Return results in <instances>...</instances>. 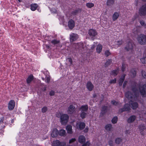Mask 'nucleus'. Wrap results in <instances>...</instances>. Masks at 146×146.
<instances>
[{
    "label": "nucleus",
    "instance_id": "nucleus-41",
    "mask_svg": "<svg viewBox=\"0 0 146 146\" xmlns=\"http://www.w3.org/2000/svg\"><path fill=\"white\" fill-rule=\"evenodd\" d=\"M141 62L143 64H146V57H145L140 59Z\"/></svg>",
    "mask_w": 146,
    "mask_h": 146
},
{
    "label": "nucleus",
    "instance_id": "nucleus-33",
    "mask_svg": "<svg viewBox=\"0 0 146 146\" xmlns=\"http://www.w3.org/2000/svg\"><path fill=\"white\" fill-rule=\"evenodd\" d=\"M117 74V71L116 70H113L111 71L110 73V74L111 76H115Z\"/></svg>",
    "mask_w": 146,
    "mask_h": 146
},
{
    "label": "nucleus",
    "instance_id": "nucleus-54",
    "mask_svg": "<svg viewBox=\"0 0 146 146\" xmlns=\"http://www.w3.org/2000/svg\"><path fill=\"white\" fill-rule=\"evenodd\" d=\"M108 144L110 146H113V141L111 140H110L108 141Z\"/></svg>",
    "mask_w": 146,
    "mask_h": 146
},
{
    "label": "nucleus",
    "instance_id": "nucleus-61",
    "mask_svg": "<svg viewBox=\"0 0 146 146\" xmlns=\"http://www.w3.org/2000/svg\"><path fill=\"white\" fill-rule=\"evenodd\" d=\"M97 96V95L96 94H93V97L94 98H95Z\"/></svg>",
    "mask_w": 146,
    "mask_h": 146
},
{
    "label": "nucleus",
    "instance_id": "nucleus-36",
    "mask_svg": "<svg viewBox=\"0 0 146 146\" xmlns=\"http://www.w3.org/2000/svg\"><path fill=\"white\" fill-rule=\"evenodd\" d=\"M86 6L89 8H91L94 6V4L91 3H88L86 4Z\"/></svg>",
    "mask_w": 146,
    "mask_h": 146
},
{
    "label": "nucleus",
    "instance_id": "nucleus-59",
    "mask_svg": "<svg viewBox=\"0 0 146 146\" xmlns=\"http://www.w3.org/2000/svg\"><path fill=\"white\" fill-rule=\"evenodd\" d=\"M89 128H85V129L84 130V133H87L88 131Z\"/></svg>",
    "mask_w": 146,
    "mask_h": 146
},
{
    "label": "nucleus",
    "instance_id": "nucleus-63",
    "mask_svg": "<svg viewBox=\"0 0 146 146\" xmlns=\"http://www.w3.org/2000/svg\"><path fill=\"white\" fill-rule=\"evenodd\" d=\"M46 47L48 49H50V46H48L47 45H46Z\"/></svg>",
    "mask_w": 146,
    "mask_h": 146
},
{
    "label": "nucleus",
    "instance_id": "nucleus-12",
    "mask_svg": "<svg viewBox=\"0 0 146 146\" xmlns=\"http://www.w3.org/2000/svg\"><path fill=\"white\" fill-rule=\"evenodd\" d=\"M15 102L14 100H10L8 104V107L9 110H12L15 107Z\"/></svg>",
    "mask_w": 146,
    "mask_h": 146
},
{
    "label": "nucleus",
    "instance_id": "nucleus-64",
    "mask_svg": "<svg viewBox=\"0 0 146 146\" xmlns=\"http://www.w3.org/2000/svg\"><path fill=\"white\" fill-rule=\"evenodd\" d=\"M14 119H12L11 121V123H14Z\"/></svg>",
    "mask_w": 146,
    "mask_h": 146
},
{
    "label": "nucleus",
    "instance_id": "nucleus-32",
    "mask_svg": "<svg viewBox=\"0 0 146 146\" xmlns=\"http://www.w3.org/2000/svg\"><path fill=\"white\" fill-rule=\"evenodd\" d=\"M66 133V131L63 129H61L59 131H58V134L60 136H63Z\"/></svg>",
    "mask_w": 146,
    "mask_h": 146
},
{
    "label": "nucleus",
    "instance_id": "nucleus-21",
    "mask_svg": "<svg viewBox=\"0 0 146 146\" xmlns=\"http://www.w3.org/2000/svg\"><path fill=\"white\" fill-rule=\"evenodd\" d=\"M136 118V116L135 115H131L127 119V122L128 123H132L135 120Z\"/></svg>",
    "mask_w": 146,
    "mask_h": 146
},
{
    "label": "nucleus",
    "instance_id": "nucleus-15",
    "mask_svg": "<svg viewBox=\"0 0 146 146\" xmlns=\"http://www.w3.org/2000/svg\"><path fill=\"white\" fill-rule=\"evenodd\" d=\"M86 87L88 90L90 91H92L94 88L93 85L90 81H88L87 82Z\"/></svg>",
    "mask_w": 146,
    "mask_h": 146
},
{
    "label": "nucleus",
    "instance_id": "nucleus-27",
    "mask_svg": "<svg viewBox=\"0 0 146 146\" xmlns=\"http://www.w3.org/2000/svg\"><path fill=\"white\" fill-rule=\"evenodd\" d=\"M4 119V117L3 116L2 117L0 118V125L1 124H3L2 125L1 127L2 128H5V125L7 124L5 123H4L3 121Z\"/></svg>",
    "mask_w": 146,
    "mask_h": 146
},
{
    "label": "nucleus",
    "instance_id": "nucleus-52",
    "mask_svg": "<svg viewBox=\"0 0 146 146\" xmlns=\"http://www.w3.org/2000/svg\"><path fill=\"white\" fill-rule=\"evenodd\" d=\"M72 128H66L67 132L68 133H72Z\"/></svg>",
    "mask_w": 146,
    "mask_h": 146
},
{
    "label": "nucleus",
    "instance_id": "nucleus-14",
    "mask_svg": "<svg viewBox=\"0 0 146 146\" xmlns=\"http://www.w3.org/2000/svg\"><path fill=\"white\" fill-rule=\"evenodd\" d=\"M82 11V9L76 8V9L71 12V14L74 16L78 15V14L80 13Z\"/></svg>",
    "mask_w": 146,
    "mask_h": 146
},
{
    "label": "nucleus",
    "instance_id": "nucleus-16",
    "mask_svg": "<svg viewBox=\"0 0 146 146\" xmlns=\"http://www.w3.org/2000/svg\"><path fill=\"white\" fill-rule=\"evenodd\" d=\"M78 35L77 34L73 33L70 36V40L71 42L75 41L78 38Z\"/></svg>",
    "mask_w": 146,
    "mask_h": 146
},
{
    "label": "nucleus",
    "instance_id": "nucleus-57",
    "mask_svg": "<svg viewBox=\"0 0 146 146\" xmlns=\"http://www.w3.org/2000/svg\"><path fill=\"white\" fill-rule=\"evenodd\" d=\"M96 46L94 44H93L92 45L91 47V50H93L94 49L95 47Z\"/></svg>",
    "mask_w": 146,
    "mask_h": 146
},
{
    "label": "nucleus",
    "instance_id": "nucleus-62",
    "mask_svg": "<svg viewBox=\"0 0 146 146\" xmlns=\"http://www.w3.org/2000/svg\"><path fill=\"white\" fill-rule=\"evenodd\" d=\"M65 128H72V126L70 125H67L66 127Z\"/></svg>",
    "mask_w": 146,
    "mask_h": 146
},
{
    "label": "nucleus",
    "instance_id": "nucleus-34",
    "mask_svg": "<svg viewBox=\"0 0 146 146\" xmlns=\"http://www.w3.org/2000/svg\"><path fill=\"white\" fill-rule=\"evenodd\" d=\"M119 17V13H115L113 16V19L114 21L116 20Z\"/></svg>",
    "mask_w": 146,
    "mask_h": 146
},
{
    "label": "nucleus",
    "instance_id": "nucleus-50",
    "mask_svg": "<svg viewBox=\"0 0 146 146\" xmlns=\"http://www.w3.org/2000/svg\"><path fill=\"white\" fill-rule=\"evenodd\" d=\"M55 92L54 91H53V90H51L49 92V95L51 96H53L55 94Z\"/></svg>",
    "mask_w": 146,
    "mask_h": 146
},
{
    "label": "nucleus",
    "instance_id": "nucleus-9",
    "mask_svg": "<svg viewBox=\"0 0 146 146\" xmlns=\"http://www.w3.org/2000/svg\"><path fill=\"white\" fill-rule=\"evenodd\" d=\"M108 110V107L106 106H103L102 107L101 112L100 113V117L104 116L107 112Z\"/></svg>",
    "mask_w": 146,
    "mask_h": 146
},
{
    "label": "nucleus",
    "instance_id": "nucleus-40",
    "mask_svg": "<svg viewBox=\"0 0 146 146\" xmlns=\"http://www.w3.org/2000/svg\"><path fill=\"white\" fill-rule=\"evenodd\" d=\"M48 110L47 107L46 106H44L41 109V111L42 113H44L46 112Z\"/></svg>",
    "mask_w": 146,
    "mask_h": 146
},
{
    "label": "nucleus",
    "instance_id": "nucleus-44",
    "mask_svg": "<svg viewBox=\"0 0 146 146\" xmlns=\"http://www.w3.org/2000/svg\"><path fill=\"white\" fill-rule=\"evenodd\" d=\"M105 54L106 57H107L111 54V53L109 50H106L105 51Z\"/></svg>",
    "mask_w": 146,
    "mask_h": 146
},
{
    "label": "nucleus",
    "instance_id": "nucleus-11",
    "mask_svg": "<svg viewBox=\"0 0 146 146\" xmlns=\"http://www.w3.org/2000/svg\"><path fill=\"white\" fill-rule=\"evenodd\" d=\"M133 48V44L131 42H129L125 47V49L127 51H128L130 50H132Z\"/></svg>",
    "mask_w": 146,
    "mask_h": 146
},
{
    "label": "nucleus",
    "instance_id": "nucleus-37",
    "mask_svg": "<svg viewBox=\"0 0 146 146\" xmlns=\"http://www.w3.org/2000/svg\"><path fill=\"white\" fill-rule=\"evenodd\" d=\"M117 117L116 116L114 117L111 119V122L112 123L115 124L117 123Z\"/></svg>",
    "mask_w": 146,
    "mask_h": 146
},
{
    "label": "nucleus",
    "instance_id": "nucleus-1",
    "mask_svg": "<svg viewBox=\"0 0 146 146\" xmlns=\"http://www.w3.org/2000/svg\"><path fill=\"white\" fill-rule=\"evenodd\" d=\"M131 90L132 92H127L125 96L128 99L137 98L140 95L143 98L146 97V84L141 83L137 84L134 83L131 86Z\"/></svg>",
    "mask_w": 146,
    "mask_h": 146
},
{
    "label": "nucleus",
    "instance_id": "nucleus-5",
    "mask_svg": "<svg viewBox=\"0 0 146 146\" xmlns=\"http://www.w3.org/2000/svg\"><path fill=\"white\" fill-rule=\"evenodd\" d=\"M139 14L141 16L146 15V3L143 4L139 10Z\"/></svg>",
    "mask_w": 146,
    "mask_h": 146
},
{
    "label": "nucleus",
    "instance_id": "nucleus-55",
    "mask_svg": "<svg viewBox=\"0 0 146 146\" xmlns=\"http://www.w3.org/2000/svg\"><path fill=\"white\" fill-rule=\"evenodd\" d=\"M127 81H125L123 83V88H125V86L127 84Z\"/></svg>",
    "mask_w": 146,
    "mask_h": 146
},
{
    "label": "nucleus",
    "instance_id": "nucleus-29",
    "mask_svg": "<svg viewBox=\"0 0 146 146\" xmlns=\"http://www.w3.org/2000/svg\"><path fill=\"white\" fill-rule=\"evenodd\" d=\"M131 74L133 77H135L136 75V72L134 69H132L131 70Z\"/></svg>",
    "mask_w": 146,
    "mask_h": 146
},
{
    "label": "nucleus",
    "instance_id": "nucleus-2",
    "mask_svg": "<svg viewBox=\"0 0 146 146\" xmlns=\"http://www.w3.org/2000/svg\"><path fill=\"white\" fill-rule=\"evenodd\" d=\"M60 122L62 125H65L68 121L69 117L66 114L60 113Z\"/></svg>",
    "mask_w": 146,
    "mask_h": 146
},
{
    "label": "nucleus",
    "instance_id": "nucleus-30",
    "mask_svg": "<svg viewBox=\"0 0 146 146\" xmlns=\"http://www.w3.org/2000/svg\"><path fill=\"white\" fill-rule=\"evenodd\" d=\"M114 0H108L106 2V5L108 6H111L114 3Z\"/></svg>",
    "mask_w": 146,
    "mask_h": 146
},
{
    "label": "nucleus",
    "instance_id": "nucleus-7",
    "mask_svg": "<svg viewBox=\"0 0 146 146\" xmlns=\"http://www.w3.org/2000/svg\"><path fill=\"white\" fill-rule=\"evenodd\" d=\"M53 146H66L65 142H61L57 140L53 141Z\"/></svg>",
    "mask_w": 146,
    "mask_h": 146
},
{
    "label": "nucleus",
    "instance_id": "nucleus-25",
    "mask_svg": "<svg viewBox=\"0 0 146 146\" xmlns=\"http://www.w3.org/2000/svg\"><path fill=\"white\" fill-rule=\"evenodd\" d=\"M30 6L31 9L32 11H35L38 7V5L36 3L32 4Z\"/></svg>",
    "mask_w": 146,
    "mask_h": 146
},
{
    "label": "nucleus",
    "instance_id": "nucleus-46",
    "mask_svg": "<svg viewBox=\"0 0 146 146\" xmlns=\"http://www.w3.org/2000/svg\"><path fill=\"white\" fill-rule=\"evenodd\" d=\"M144 129V128H139L140 132L141 133V134L143 135H145V133L143 132Z\"/></svg>",
    "mask_w": 146,
    "mask_h": 146
},
{
    "label": "nucleus",
    "instance_id": "nucleus-19",
    "mask_svg": "<svg viewBox=\"0 0 146 146\" xmlns=\"http://www.w3.org/2000/svg\"><path fill=\"white\" fill-rule=\"evenodd\" d=\"M88 110V106L87 105L82 106L79 108V110H81V112H87Z\"/></svg>",
    "mask_w": 146,
    "mask_h": 146
},
{
    "label": "nucleus",
    "instance_id": "nucleus-38",
    "mask_svg": "<svg viewBox=\"0 0 146 146\" xmlns=\"http://www.w3.org/2000/svg\"><path fill=\"white\" fill-rule=\"evenodd\" d=\"M126 68V64L123 63L122 64V67H121V70L123 72H124L125 71V69Z\"/></svg>",
    "mask_w": 146,
    "mask_h": 146
},
{
    "label": "nucleus",
    "instance_id": "nucleus-42",
    "mask_svg": "<svg viewBox=\"0 0 146 146\" xmlns=\"http://www.w3.org/2000/svg\"><path fill=\"white\" fill-rule=\"evenodd\" d=\"M66 60L68 61L69 62H70V66L73 64V62L72 61V58H71L70 57L68 58Z\"/></svg>",
    "mask_w": 146,
    "mask_h": 146
},
{
    "label": "nucleus",
    "instance_id": "nucleus-60",
    "mask_svg": "<svg viewBox=\"0 0 146 146\" xmlns=\"http://www.w3.org/2000/svg\"><path fill=\"white\" fill-rule=\"evenodd\" d=\"M125 133L126 134H129L130 133V132L129 130H126L125 131Z\"/></svg>",
    "mask_w": 146,
    "mask_h": 146
},
{
    "label": "nucleus",
    "instance_id": "nucleus-4",
    "mask_svg": "<svg viewBox=\"0 0 146 146\" xmlns=\"http://www.w3.org/2000/svg\"><path fill=\"white\" fill-rule=\"evenodd\" d=\"M88 34L90 37V39L94 40L96 39V36L98 35V33L96 30L91 29L88 30Z\"/></svg>",
    "mask_w": 146,
    "mask_h": 146
},
{
    "label": "nucleus",
    "instance_id": "nucleus-58",
    "mask_svg": "<svg viewBox=\"0 0 146 146\" xmlns=\"http://www.w3.org/2000/svg\"><path fill=\"white\" fill-rule=\"evenodd\" d=\"M115 142L116 144H119V138H117L115 139Z\"/></svg>",
    "mask_w": 146,
    "mask_h": 146
},
{
    "label": "nucleus",
    "instance_id": "nucleus-43",
    "mask_svg": "<svg viewBox=\"0 0 146 146\" xmlns=\"http://www.w3.org/2000/svg\"><path fill=\"white\" fill-rule=\"evenodd\" d=\"M141 25L142 26H144L145 28H146V23H145V21L143 20L140 21L139 22Z\"/></svg>",
    "mask_w": 146,
    "mask_h": 146
},
{
    "label": "nucleus",
    "instance_id": "nucleus-31",
    "mask_svg": "<svg viewBox=\"0 0 146 146\" xmlns=\"http://www.w3.org/2000/svg\"><path fill=\"white\" fill-rule=\"evenodd\" d=\"M60 42V41L59 40H57L56 39H54L51 41V43L54 45H55L56 44H59Z\"/></svg>",
    "mask_w": 146,
    "mask_h": 146
},
{
    "label": "nucleus",
    "instance_id": "nucleus-47",
    "mask_svg": "<svg viewBox=\"0 0 146 146\" xmlns=\"http://www.w3.org/2000/svg\"><path fill=\"white\" fill-rule=\"evenodd\" d=\"M76 139L75 138H72L69 141V143L70 144L73 143L74 142L76 141Z\"/></svg>",
    "mask_w": 146,
    "mask_h": 146
},
{
    "label": "nucleus",
    "instance_id": "nucleus-18",
    "mask_svg": "<svg viewBox=\"0 0 146 146\" xmlns=\"http://www.w3.org/2000/svg\"><path fill=\"white\" fill-rule=\"evenodd\" d=\"M86 138L83 135L79 136L78 139V141L79 143L81 144H83L86 142Z\"/></svg>",
    "mask_w": 146,
    "mask_h": 146
},
{
    "label": "nucleus",
    "instance_id": "nucleus-13",
    "mask_svg": "<svg viewBox=\"0 0 146 146\" xmlns=\"http://www.w3.org/2000/svg\"><path fill=\"white\" fill-rule=\"evenodd\" d=\"M75 25V22L72 19H70L68 22V26L70 29H72L74 27Z\"/></svg>",
    "mask_w": 146,
    "mask_h": 146
},
{
    "label": "nucleus",
    "instance_id": "nucleus-53",
    "mask_svg": "<svg viewBox=\"0 0 146 146\" xmlns=\"http://www.w3.org/2000/svg\"><path fill=\"white\" fill-rule=\"evenodd\" d=\"M90 143L88 141H87L86 143L84 144L82 146H89Z\"/></svg>",
    "mask_w": 146,
    "mask_h": 146
},
{
    "label": "nucleus",
    "instance_id": "nucleus-35",
    "mask_svg": "<svg viewBox=\"0 0 146 146\" xmlns=\"http://www.w3.org/2000/svg\"><path fill=\"white\" fill-rule=\"evenodd\" d=\"M87 114L85 112L82 111L81 112L80 114V117L82 118V119H83L86 117V116Z\"/></svg>",
    "mask_w": 146,
    "mask_h": 146
},
{
    "label": "nucleus",
    "instance_id": "nucleus-8",
    "mask_svg": "<svg viewBox=\"0 0 146 146\" xmlns=\"http://www.w3.org/2000/svg\"><path fill=\"white\" fill-rule=\"evenodd\" d=\"M129 106L133 110L136 109L138 107V103L135 102L130 100L129 102Z\"/></svg>",
    "mask_w": 146,
    "mask_h": 146
},
{
    "label": "nucleus",
    "instance_id": "nucleus-51",
    "mask_svg": "<svg viewBox=\"0 0 146 146\" xmlns=\"http://www.w3.org/2000/svg\"><path fill=\"white\" fill-rule=\"evenodd\" d=\"M104 128H112V125L111 124H108L106 125Z\"/></svg>",
    "mask_w": 146,
    "mask_h": 146
},
{
    "label": "nucleus",
    "instance_id": "nucleus-39",
    "mask_svg": "<svg viewBox=\"0 0 146 146\" xmlns=\"http://www.w3.org/2000/svg\"><path fill=\"white\" fill-rule=\"evenodd\" d=\"M111 104L114 106H117L119 104V102L115 100H113L111 102Z\"/></svg>",
    "mask_w": 146,
    "mask_h": 146
},
{
    "label": "nucleus",
    "instance_id": "nucleus-20",
    "mask_svg": "<svg viewBox=\"0 0 146 146\" xmlns=\"http://www.w3.org/2000/svg\"><path fill=\"white\" fill-rule=\"evenodd\" d=\"M129 104H125L123 108L121 109V111H127L130 110Z\"/></svg>",
    "mask_w": 146,
    "mask_h": 146
},
{
    "label": "nucleus",
    "instance_id": "nucleus-10",
    "mask_svg": "<svg viewBox=\"0 0 146 146\" xmlns=\"http://www.w3.org/2000/svg\"><path fill=\"white\" fill-rule=\"evenodd\" d=\"M75 110V107L72 104H71L68 107V113L69 114L72 115L74 112Z\"/></svg>",
    "mask_w": 146,
    "mask_h": 146
},
{
    "label": "nucleus",
    "instance_id": "nucleus-45",
    "mask_svg": "<svg viewBox=\"0 0 146 146\" xmlns=\"http://www.w3.org/2000/svg\"><path fill=\"white\" fill-rule=\"evenodd\" d=\"M141 74L142 76L144 78H146V72L144 70H142L141 72Z\"/></svg>",
    "mask_w": 146,
    "mask_h": 146
},
{
    "label": "nucleus",
    "instance_id": "nucleus-56",
    "mask_svg": "<svg viewBox=\"0 0 146 146\" xmlns=\"http://www.w3.org/2000/svg\"><path fill=\"white\" fill-rule=\"evenodd\" d=\"M138 2H139L138 0H135V3H134V4L136 6H138Z\"/></svg>",
    "mask_w": 146,
    "mask_h": 146
},
{
    "label": "nucleus",
    "instance_id": "nucleus-22",
    "mask_svg": "<svg viewBox=\"0 0 146 146\" xmlns=\"http://www.w3.org/2000/svg\"><path fill=\"white\" fill-rule=\"evenodd\" d=\"M76 128H85V124L83 122H79L76 124Z\"/></svg>",
    "mask_w": 146,
    "mask_h": 146
},
{
    "label": "nucleus",
    "instance_id": "nucleus-3",
    "mask_svg": "<svg viewBox=\"0 0 146 146\" xmlns=\"http://www.w3.org/2000/svg\"><path fill=\"white\" fill-rule=\"evenodd\" d=\"M139 44L142 45L146 44V35L143 34L139 35L137 38Z\"/></svg>",
    "mask_w": 146,
    "mask_h": 146
},
{
    "label": "nucleus",
    "instance_id": "nucleus-26",
    "mask_svg": "<svg viewBox=\"0 0 146 146\" xmlns=\"http://www.w3.org/2000/svg\"><path fill=\"white\" fill-rule=\"evenodd\" d=\"M125 74H123L121 76V77L119 79V86H121L125 78Z\"/></svg>",
    "mask_w": 146,
    "mask_h": 146
},
{
    "label": "nucleus",
    "instance_id": "nucleus-24",
    "mask_svg": "<svg viewBox=\"0 0 146 146\" xmlns=\"http://www.w3.org/2000/svg\"><path fill=\"white\" fill-rule=\"evenodd\" d=\"M34 76L32 74L29 76L26 79V82L28 84L31 83V81L33 80Z\"/></svg>",
    "mask_w": 146,
    "mask_h": 146
},
{
    "label": "nucleus",
    "instance_id": "nucleus-28",
    "mask_svg": "<svg viewBox=\"0 0 146 146\" xmlns=\"http://www.w3.org/2000/svg\"><path fill=\"white\" fill-rule=\"evenodd\" d=\"M112 62L111 59H108L104 64V66L105 67H108L111 63Z\"/></svg>",
    "mask_w": 146,
    "mask_h": 146
},
{
    "label": "nucleus",
    "instance_id": "nucleus-23",
    "mask_svg": "<svg viewBox=\"0 0 146 146\" xmlns=\"http://www.w3.org/2000/svg\"><path fill=\"white\" fill-rule=\"evenodd\" d=\"M102 48V46L100 44H98L96 48V52L98 53L101 52Z\"/></svg>",
    "mask_w": 146,
    "mask_h": 146
},
{
    "label": "nucleus",
    "instance_id": "nucleus-17",
    "mask_svg": "<svg viewBox=\"0 0 146 146\" xmlns=\"http://www.w3.org/2000/svg\"><path fill=\"white\" fill-rule=\"evenodd\" d=\"M58 131L57 128H54L51 133V136L53 138L56 137L58 135Z\"/></svg>",
    "mask_w": 146,
    "mask_h": 146
},
{
    "label": "nucleus",
    "instance_id": "nucleus-48",
    "mask_svg": "<svg viewBox=\"0 0 146 146\" xmlns=\"http://www.w3.org/2000/svg\"><path fill=\"white\" fill-rule=\"evenodd\" d=\"M116 79L115 78L114 79L111 80L110 82V84H114L116 83Z\"/></svg>",
    "mask_w": 146,
    "mask_h": 146
},
{
    "label": "nucleus",
    "instance_id": "nucleus-49",
    "mask_svg": "<svg viewBox=\"0 0 146 146\" xmlns=\"http://www.w3.org/2000/svg\"><path fill=\"white\" fill-rule=\"evenodd\" d=\"M46 82L47 83H49L50 82V77L49 76H46Z\"/></svg>",
    "mask_w": 146,
    "mask_h": 146
},
{
    "label": "nucleus",
    "instance_id": "nucleus-6",
    "mask_svg": "<svg viewBox=\"0 0 146 146\" xmlns=\"http://www.w3.org/2000/svg\"><path fill=\"white\" fill-rule=\"evenodd\" d=\"M38 90L40 92V94L41 95L42 93L46 90L47 86L43 83H40L38 86Z\"/></svg>",
    "mask_w": 146,
    "mask_h": 146
}]
</instances>
